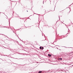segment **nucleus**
I'll list each match as a JSON object with an SVG mask.
<instances>
[{"instance_id": "obj_6", "label": "nucleus", "mask_w": 73, "mask_h": 73, "mask_svg": "<svg viewBox=\"0 0 73 73\" xmlns=\"http://www.w3.org/2000/svg\"><path fill=\"white\" fill-rule=\"evenodd\" d=\"M27 12H28V11H27Z\"/></svg>"}, {"instance_id": "obj_4", "label": "nucleus", "mask_w": 73, "mask_h": 73, "mask_svg": "<svg viewBox=\"0 0 73 73\" xmlns=\"http://www.w3.org/2000/svg\"><path fill=\"white\" fill-rule=\"evenodd\" d=\"M41 72H42V71H39V73H41Z\"/></svg>"}, {"instance_id": "obj_1", "label": "nucleus", "mask_w": 73, "mask_h": 73, "mask_svg": "<svg viewBox=\"0 0 73 73\" xmlns=\"http://www.w3.org/2000/svg\"><path fill=\"white\" fill-rule=\"evenodd\" d=\"M48 56L49 57H51V56H52V55L48 54Z\"/></svg>"}, {"instance_id": "obj_3", "label": "nucleus", "mask_w": 73, "mask_h": 73, "mask_svg": "<svg viewBox=\"0 0 73 73\" xmlns=\"http://www.w3.org/2000/svg\"><path fill=\"white\" fill-rule=\"evenodd\" d=\"M40 49H42V47L41 46L40 47Z\"/></svg>"}, {"instance_id": "obj_2", "label": "nucleus", "mask_w": 73, "mask_h": 73, "mask_svg": "<svg viewBox=\"0 0 73 73\" xmlns=\"http://www.w3.org/2000/svg\"><path fill=\"white\" fill-rule=\"evenodd\" d=\"M62 58H59L58 59V60H62Z\"/></svg>"}, {"instance_id": "obj_5", "label": "nucleus", "mask_w": 73, "mask_h": 73, "mask_svg": "<svg viewBox=\"0 0 73 73\" xmlns=\"http://www.w3.org/2000/svg\"><path fill=\"white\" fill-rule=\"evenodd\" d=\"M42 50H43V49H44V47H42Z\"/></svg>"}]
</instances>
